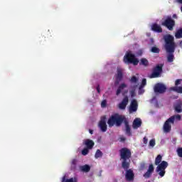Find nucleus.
I'll return each instance as SVG.
<instances>
[{
	"instance_id": "f257e3e1",
	"label": "nucleus",
	"mask_w": 182,
	"mask_h": 182,
	"mask_svg": "<svg viewBox=\"0 0 182 182\" xmlns=\"http://www.w3.org/2000/svg\"><path fill=\"white\" fill-rule=\"evenodd\" d=\"M164 41L165 42L164 48L167 55V61L169 63L174 62V52L176 51V42L174 41V36L166 34L164 36Z\"/></svg>"
},
{
	"instance_id": "f03ea898",
	"label": "nucleus",
	"mask_w": 182,
	"mask_h": 182,
	"mask_svg": "<svg viewBox=\"0 0 182 182\" xmlns=\"http://www.w3.org/2000/svg\"><path fill=\"white\" fill-rule=\"evenodd\" d=\"M120 159L122 161V167L124 170L130 168V159H132V151L124 147L119 150Z\"/></svg>"
},
{
	"instance_id": "7ed1b4c3",
	"label": "nucleus",
	"mask_w": 182,
	"mask_h": 182,
	"mask_svg": "<svg viewBox=\"0 0 182 182\" xmlns=\"http://www.w3.org/2000/svg\"><path fill=\"white\" fill-rule=\"evenodd\" d=\"M163 156L159 154L155 159V166H157L156 168V173H159V175L161 177H164L166 175V168L168 167V163L166 161H162Z\"/></svg>"
},
{
	"instance_id": "20e7f679",
	"label": "nucleus",
	"mask_w": 182,
	"mask_h": 182,
	"mask_svg": "<svg viewBox=\"0 0 182 182\" xmlns=\"http://www.w3.org/2000/svg\"><path fill=\"white\" fill-rule=\"evenodd\" d=\"M126 119L127 118L124 115H120L115 113L109 118L107 124L109 127H113L114 125L117 126V127H120Z\"/></svg>"
},
{
	"instance_id": "39448f33",
	"label": "nucleus",
	"mask_w": 182,
	"mask_h": 182,
	"mask_svg": "<svg viewBox=\"0 0 182 182\" xmlns=\"http://www.w3.org/2000/svg\"><path fill=\"white\" fill-rule=\"evenodd\" d=\"M175 120L180 122L181 120V115H173L164 122L163 126L164 133H170L171 132V124H174Z\"/></svg>"
},
{
	"instance_id": "423d86ee",
	"label": "nucleus",
	"mask_w": 182,
	"mask_h": 182,
	"mask_svg": "<svg viewBox=\"0 0 182 182\" xmlns=\"http://www.w3.org/2000/svg\"><path fill=\"white\" fill-rule=\"evenodd\" d=\"M124 63L127 65H134V66H137L139 65V59L136 58V55L132 53V51L127 52L124 56Z\"/></svg>"
},
{
	"instance_id": "0eeeda50",
	"label": "nucleus",
	"mask_w": 182,
	"mask_h": 182,
	"mask_svg": "<svg viewBox=\"0 0 182 182\" xmlns=\"http://www.w3.org/2000/svg\"><path fill=\"white\" fill-rule=\"evenodd\" d=\"M162 26L167 28L168 31H173L176 26V21L173 19L171 16H168L161 23Z\"/></svg>"
},
{
	"instance_id": "6e6552de",
	"label": "nucleus",
	"mask_w": 182,
	"mask_h": 182,
	"mask_svg": "<svg viewBox=\"0 0 182 182\" xmlns=\"http://www.w3.org/2000/svg\"><path fill=\"white\" fill-rule=\"evenodd\" d=\"M163 73V64H158L153 68L152 73L150 75L151 79H155L156 77H160Z\"/></svg>"
},
{
	"instance_id": "1a4fd4ad",
	"label": "nucleus",
	"mask_w": 182,
	"mask_h": 182,
	"mask_svg": "<svg viewBox=\"0 0 182 182\" xmlns=\"http://www.w3.org/2000/svg\"><path fill=\"white\" fill-rule=\"evenodd\" d=\"M154 90L155 93L163 94L166 92V90H167V87L166 85H164V84L157 83L155 85Z\"/></svg>"
},
{
	"instance_id": "9d476101",
	"label": "nucleus",
	"mask_w": 182,
	"mask_h": 182,
	"mask_svg": "<svg viewBox=\"0 0 182 182\" xmlns=\"http://www.w3.org/2000/svg\"><path fill=\"white\" fill-rule=\"evenodd\" d=\"M98 127H100L101 132L105 133L107 132V124H106V117H103L99 122Z\"/></svg>"
},
{
	"instance_id": "9b49d317",
	"label": "nucleus",
	"mask_w": 182,
	"mask_h": 182,
	"mask_svg": "<svg viewBox=\"0 0 182 182\" xmlns=\"http://www.w3.org/2000/svg\"><path fill=\"white\" fill-rule=\"evenodd\" d=\"M126 171L125 180L128 182L134 181V173L132 169H124Z\"/></svg>"
},
{
	"instance_id": "f8f14e48",
	"label": "nucleus",
	"mask_w": 182,
	"mask_h": 182,
	"mask_svg": "<svg viewBox=\"0 0 182 182\" xmlns=\"http://www.w3.org/2000/svg\"><path fill=\"white\" fill-rule=\"evenodd\" d=\"M127 105H129V97L126 96L123 98L122 101L119 104V109L121 110H124Z\"/></svg>"
},
{
	"instance_id": "ddd939ff",
	"label": "nucleus",
	"mask_w": 182,
	"mask_h": 182,
	"mask_svg": "<svg viewBox=\"0 0 182 182\" xmlns=\"http://www.w3.org/2000/svg\"><path fill=\"white\" fill-rule=\"evenodd\" d=\"M137 107H139L137 100H132L129 106V113H133V112H137Z\"/></svg>"
},
{
	"instance_id": "4468645a",
	"label": "nucleus",
	"mask_w": 182,
	"mask_h": 182,
	"mask_svg": "<svg viewBox=\"0 0 182 182\" xmlns=\"http://www.w3.org/2000/svg\"><path fill=\"white\" fill-rule=\"evenodd\" d=\"M83 144L85 145V148L90 150H92L95 147V141L92 139H85L83 142Z\"/></svg>"
},
{
	"instance_id": "2eb2a0df",
	"label": "nucleus",
	"mask_w": 182,
	"mask_h": 182,
	"mask_svg": "<svg viewBox=\"0 0 182 182\" xmlns=\"http://www.w3.org/2000/svg\"><path fill=\"white\" fill-rule=\"evenodd\" d=\"M125 124V133L129 136H132V128H130V125L129 124V121L127 118L123 122Z\"/></svg>"
},
{
	"instance_id": "dca6fc26",
	"label": "nucleus",
	"mask_w": 182,
	"mask_h": 182,
	"mask_svg": "<svg viewBox=\"0 0 182 182\" xmlns=\"http://www.w3.org/2000/svg\"><path fill=\"white\" fill-rule=\"evenodd\" d=\"M151 31L154 32H157V33H161V32H163V28H161L160 25L155 23L151 25Z\"/></svg>"
},
{
	"instance_id": "f3484780",
	"label": "nucleus",
	"mask_w": 182,
	"mask_h": 182,
	"mask_svg": "<svg viewBox=\"0 0 182 182\" xmlns=\"http://www.w3.org/2000/svg\"><path fill=\"white\" fill-rule=\"evenodd\" d=\"M133 129H139V127H141V119L140 118H136L132 124Z\"/></svg>"
},
{
	"instance_id": "a211bd4d",
	"label": "nucleus",
	"mask_w": 182,
	"mask_h": 182,
	"mask_svg": "<svg viewBox=\"0 0 182 182\" xmlns=\"http://www.w3.org/2000/svg\"><path fill=\"white\" fill-rule=\"evenodd\" d=\"M116 79L118 82H120L123 79V70L120 68H117V69Z\"/></svg>"
},
{
	"instance_id": "6ab92c4d",
	"label": "nucleus",
	"mask_w": 182,
	"mask_h": 182,
	"mask_svg": "<svg viewBox=\"0 0 182 182\" xmlns=\"http://www.w3.org/2000/svg\"><path fill=\"white\" fill-rule=\"evenodd\" d=\"M127 87V85H126L125 83H122L117 88V92H116V95L117 96H119V95H120V93H122V92H123V90Z\"/></svg>"
},
{
	"instance_id": "aec40b11",
	"label": "nucleus",
	"mask_w": 182,
	"mask_h": 182,
	"mask_svg": "<svg viewBox=\"0 0 182 182\" xmlns=\"http://www.w3.org/2000/svg\"><path fill=\"white\" fill-rule=\"evenodd\" d=\"M80 168L84 173H89L90 171V166L87 164L80 166Z\"/></svg>"
},
{
	"instance_id": "412c9836",
	"label": "nucleus",
	"mask_w": 182,
	"mask_h": 182,
	"mask_svg": "<svg viewBox=\"0 0 182 182\" xmlns=\"http://www.w3.org/2000/svg\"><path fill=\"white\" fill-rule=\"evenodd\" d=\"M175 38L176 39H181V38H182V28H180L179 29H178L176 31V32L175 33Z\"/></svg>"
},
{
	"instance_id": "4be33fe9",
	"label": "nucleus",
	"mask_w": 182,
	"mask_h": 182,
	"mask_svg": "<svg viewBox=\"0 0 182 182\" xmlns=\"http://www.w3.org/2000/svg\"><path fill=\"white\" fill-rule=\"evenodd\" d=\"M171 90H173V92H176V93H182V87H171Z\"/></svg>"
},
{
	"instance_id": "5701e85b",
	"label": "nucleus",
	"mask_w": 182,
	"mask_h": 182,
	"mask_svg": "<svg viewBox=\"0 0 182 182\" xmlns=\"http://www.w3.org/2000/svg\"><path fill=\"white\" fill-rule=\"evenodd\" d=\"M102 156H103V153L102 152V151H100V149H97L95 152V158L100 159V157H102Z\"/></svg>"
},
{
	"instance_id": "b1692460",
	"label": "nucleus",
	"mask_w": 182,
	"mask_h": 182,
	"mask_svg": "<svg viewBox=\"0 0 182 182\" xmlns=\"http://www.w3.org/2000/svg\"><path fill=\"white\" fill-rule=\"evenodd\" d=\"M139 65L143 66H149V60L146 58H141Z\"/></svg>"
},
{
	"instance_id": "393cba45",
	"label": "nucleus",
	"mask_w": 182,
	"mask_h": 182,
	"mask_svg": "<svg viewBox=\"0 0 182 182\" xmlns=\"http://www.w3.org/2000/svg\"><path fill=\"white\" fill-rule=\"evenodd\" d=\"M150 50L152 53H160V48H159L157 46L151 47Z\"/></svg>"
},
{
	"instance_id": "a878e982",
	"label": "nucleus",
	"mask_w": 182,
	"mask_h": 182,
	"mask_svg": "<svg viewBox=\"0 0 182 182\" xmlns=\"http://www.w3.org/2000/svg\"><path fill=\"white\" fill-rule=\"evenodd\" d=\"M77 164V160L73 159L71 161V170H76V165Z\"/></svg>"
},
{
	"instance_id": "bb28decb",
	"label": "nucleus",
	"mask_w": 182,
	"mask_h": 182,
	"mask_svg": "<svg viewBox=\"0 0 182 182\" xmlns=\"http://www.w3.org/2000/svg\"><path fill=\"white\" fill-rule=\"evenodd\" d=\"M147 83V80H146V78H144L142 80V82H141V85L139 86V92L141 90H142L143 87H144V85Z\"/></svg>"
},
{
	"instance_id": "cd10ccee",
	"label": "nucleus",
	"mask_w": 182,
	"mask_h": 182,
	"mask_svg": "<svg viewBox=\"0 0 182 182\" xmlns=\"http://www.w3.org/2000/svg\"><path fill=\"white\" fill-rule=\"evenodd\" d=\"M175 111L177 113H181V112H182L181 105L178 104V105H176L175 106Z\"/></svg>"
},
{
	"instance_id": "c85d7f7f",
	"label": "nucleus",
	"mask_w": 182,
	"mask_h": 182,
	"mask_svg": "<svg viewBox=\"0 0 182 182\" xmlns=\"http://www.w3.org/2000/svg\"><path fill=\"white\" fill-rule=\"evenodd\" d=\"M89 150L90 149L84 148L81 151V154H82V156H87V154H89Z\"/></svg>"
},
{
	"instance_id": "c756f323",
	"label": "nucleus",
	"mask_w": 182,
	"mask_h": 182,
	"mask_svg": "<svg viewBox=\"0 0 182 182\" xmlns=\"http://www.w3.org/2000/svg\"><path fill=\"white\" fill-rule=\"evenodd\" d=\"M61 182H75V181L73 180V178L66 179V176H63Z\"/></svg>"
},
{
	"instance_id": "7c9ffc66",
	"label": "nucleus",
	"mask_w": 182,
	"mask_h": 182,
	"mask_svg": "<svg viewBox=\"0 0 182 182\" xmlns=\"http://www.w3.org/2000/svg\"><path fill=\"white\" fill-rule=\"evenodd\" d=\"M149 173H154V166H153V164H151L149 166V168L147 170Z\"/></svg>"
},
{
	"instance_id": "2f4dec72",
	"label": "nucleus",
	"mask_w": 182,
	"mask_h": 182,
	"mask_svg": "<svg viewBox=\"0 0 182 182\" xmlns=\"http://www.w3.org/2000/svg\"><path fill=\"white\" fill-rule=\"evenodd\" d=\"M151 174H153L151 172H149V171H147L144 174V178H150L151 177Z\"/></svg>"
},
{
	"instance_id": "473e14b6",
	"label": "nucleus",
	"mask_w": 182,
	"mask_h": 182,
	"mask_svg": "<svg viewBox=\"0 0 182 182\" xmlns=\"http://www.w3.org/2000/svg\"><path fill=\"white\" fill-rule=\"evenodd\" d=\"M131 83H137L139 82V79L136 78V76H132L131 80H130Z\"/></svg>"
},
{
	"instance_id": "72a5a7b5",
	"label": "nucleus",
	"mask_w": 182,
	"mask_h": 182,
	"mask_svg": "<svg viewBox=\"0 0 182 182\" xmlns=\"http://www.w3.org/2000/svg\"><path fill=\"white\" fill-rule=\"evenodd\" d=\"M149 146L150 147H154L156 146V139H151L149 141Z\"/></svg>"
},
{
	"instance_id": "f704fd0d",
	"label": "nucleus",
	"mask_w": 182,
	"mask_h": 182,
	"mask_svg": "<svg viewBox=\"0 0 182 182\" xmlns=\"http://www.w3.org/2000/svg\"><path fill=\"white\" fill-rule=\"evenodd\" d=\"M178 157L182 158V148H178L176 150Z\"/></svg>"
},
{
	"instance_id": "c9c22d12",
	"label": "nucleus",
	"mask_w": 182,
	"mask_h": 182,
	"mask_svg": "<svg viewBox=\"0 0 182 182\" xmlns=\"http://www.w3.org/2000/svg\"><path fill=\"white\" fill-rule=\"evenodd\" d=\"M181 82H182V79H177V80L175 81V86L178 87V85H181Z\"/></svg>"
},
{
	"instance_id": "e433bc0d",
	"label": "nucleus",
	"mask_w": 182,
	"mask_h": 182,
	"mask_svg": "<svg viewBox=\"0 0 182 182\" xmlns=\"http://www.w3.org/2000/svg\"><path fill=\"white\" fill-rule=\"evenodd\" d=\"M107 105V102L106 101V100H104L101 103V107H106Z\"/></svg>"
},
{
	"instance_id": "4c0bfd02",
	"label": "nucleus",
	"mask_w": 182,
	"mask_h": 182,
	"mask_svg": "<svg viewBox=\"0 0 182 182\" xmlns=\"http://www.w3.org/2000/svg\"><path fill=\"white\" fill-rule=\"evenodd\" d=\"M148 141H149V139L146 136H144L143 139L144 144H147Z\"/></svg>"
},
{
	"instance_id": "58836bf2",
	"label": "nucleus",
	"mask_w": 182,
	"mask_h": 182,
	"mask_svg": "<svg viewBox=\"0 0 182 182\" xmlns=\"http://www.w3.org/2000/svg\"><path fill=\"white\" fill-rule=\"evenodd\" d=\"M130 95H131V97H134V96H135V95H136L134 90H132V91L130 92Z\"/></svg>"
},
{
	"instance_id": "ea45409f",
	"label": "nucleus",
	"mask_w": 182,
	"mask_h": 182,
	"mask_svg": "<svg viewBox=\"0 0 182 182\" xmlns=\"http://www.w3.org/2000/svg\"><path fill=\"white\" fill-rule=\"evenodd\" d=\"M119 139L120 141H126V138L124 136H121Z\"/></svg>"
},
{
	"instance_id": "a19ab883",
	"label": "nucleus",
	"mask_w": 182,
	"mask_h": 182,
	"mask_svg": "<svg viewBox=\"0 0 182 182\" xmlns=\"http://www.w3.org/2000/svg\"><path fill=\"white\" fill-rule=\"evenodd\" d=\"M97 93H100V85H97Z\"/></svg>"
},
{
	"instance_id": "79ce46f5",
	"label": "nucleus",
	"mask_w": 182,
	"mask_h": 182,
	"mask_svg": "<svg viewBox=\"0 0 182 182\" xmlns=\"http://www.w3.org/2000/svg\"><path fill=\"white\" fill-rule=\"evenodd\" d=\"M143 93H144V90H143V88H142V90L140 91V88H139V94L141 95Z\"/></svg>"
},
{
	"instance_id": "37998d69",
	"label": "nucleus",
	"mask_w": 182,
	"mask_h": 182,
	"mask_svg": "<svg viewBox=\"0 0 182 182\" xmlns=\"http://www.w3.org/2000/svg\"><path fill=\"white\" fill-rule=\"evenodd\" d=\"M146 167V164H141V168L143 170Z\"/></svg>"
},
{
	"instance_id": "c03bdc74",
	"label": "nucleus",
	"mask_w": 182,
	"mask_h": 182,
	"mask_svg": "<svg viewBox=\"0 0 182 182\" xmlns=\"http://www.w3.org/2000/svg\"><path fill=\"white\" fill-rule=\"evenodd\" d=\"M172 18H173V19H177V18H178L177 14H173V15L172 16Z\"/></svg>"
},
{
	"instance_id": "a18cd8bd",
	"label": "nucleus",
	"mask_w": 182,
	"mask_h": 182,
	"mask_svg": "<svg viewBox=\"0 0 182 182\" xmlns=\"http://www.w3.org/2000/svg\"><path fill=\"white\" fill-rule=\"evenodd\" d=\"M176 2H177V4H182V0H176Z\"/></svg>"
},
{
	"instance_id": "49530a36",
	"label": "nucleus",
	"mask_w": 182,
	"mask_h": 182,
	"mask_svg": "<svg viewBox=\"0 0 182 182\" xmlns=\"http://www.w3.org/2000/svg\"><path fill=\"white\" fill-rule=\"evenodd\" d=\"M89 132H90V134H93V130L89 129Z\"/></svg>"
},
{
	"instance_id": "de8ad7c7",
	"label": "nucleus",
	"mask_w": 182,
	"mask_h": 182,
	"mask_svg": "<svg viewBox=\"0 0 182 182\" xmlns=\"http://www.w3.org/2000/svg\"><path fill=\"white\" fill-rule=\"evenodd\" d=\"M126 93H127V90L125 91V92H122V95H126Z\"/></svg>"
},
{
	"instance_id": "09e8293b",
	"label": "nucleus",
	"mask_w": 182,
	"mask_h": 182,
	"mask_svg": "<svg viewBox=\"0 0 182 182\" xmlns=\"http://www.w3.org/2000/svg\"><path fill=\"white\" fill-rule=\"evenodd\" d=\"M142 53H142L141 51H140L139 53V56H141V54H142Z\"/></svg>"
},
{
	"instance_id": "8fccbe9b",
	"label": "nucleus",
	"mask_w": 182,
	"mask_h": 182,
	"mask_svg": "<svg viewBox=\"0 0 182 182\" xmlns=\"http://www.w3.org/2000/svg\"><path fill=\"white\" fill-rule=\"evenodd\" d=\"M181 134L182 135V132H181Z\"/></svg>"
},
{
	"instance_id": "3c124183",
	"label": "nucleus",
	"mask_w": 182,
	"mask_h": 182,
	"mask_svg": "<svg viewBox=\"0 0 182 182\" xmlns=\"http://www.w3.org/2000/svg\"><path fill=\"white\" fill-rule=\"evenodd\" d=\"M149 182H150V181H149Z\"/></svg>"
}]
</instances>
